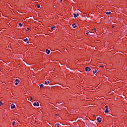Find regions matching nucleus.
Returning a JSON list of instances; mask_svg holds the SVG:
<instances>
[{"mask_svg":"<svg viewBox=\"0 0 127 127\" xmlns=\"http://www.w3.org/2000/svg\"><path fill=\"white\" fill-rule=\"evenodd\" d=\"M30 100H33L32 97H30Z\"/></svg>","mask_w":127,"mask_h":127,"instance_id":"25","label":"nucleus"},{"mask_svg":"<svg viewBox=\"0 0 127 127\" xmlns=\"http://www.w3.org/2000/svg\"><path fill=\"white\" fill-rule=\"evenodd\" d=\"M60 104H61V105H62V103H60Z\"/></svg>","mask_w":127,"mask_h":127,"instance_id":"34","label":"nucleus"},{"mask_svg":"<svg viewBox=\"0 0 127 127\" xmlns=\"http://www.w3.org/2000/svg\"><path fill=\"white\" fill-rule=\"evenodd\" d=\"M60 104H61V105H62V103H60Z\"/></svg>","mask_w":127,"mask_h":127,"instance_id":"35","label":"nucleus"},{"mask_svg":"<svg viewBox=\"0 0 127 127\" xmlns=\"http://www.w3.org/2000/svg\"><path fill=\"white\" fill-rule=\"evenodd\" d=\"M56 116H58V114H56Z\"/></svg>","mask_w":127,"mask_h":127,"instance_id":"32","label":"nucleus"},{"mask_svg":"<svg viewBox=\"0 0 127 127\" xmlns=\"http://www.w3.org/2000/svg\"><path fill=\"white\" fill-rule=\"evenodd\" d=\"M27 28L28 30H30V28Z\"/></svg>","mask_w":127,"mask_h":127,"instance_id":"29","label":"nucleus"},{"mask_svg":"<svg viewBox=\"0 0 127 127\" xmlns=\"http://www.w3.org/2000/svg\"><path fill=\"white\" fill-rule=\"evenodd\" d=\"M59 126H60V125L59 124H57L55 125V127H59Z\"/></svg>","mask_w":127,"mask_h":127,"instance_id":"10","label":"nucleus"},{"mask_svg":"<svg viewBox=\"0 0 127 127\" xmlns=\"http://www.w3.org/2000/svg\"><path fill=\"white\" fill-rule=\"evenodd\" d=\"M97 121L98 122V123H101L102 122V119H101V118L98 117L97 119Z\"/></svg>","mask_w":127,"mask_h":127,"instance_id":"3","label":"nucleus"},{"mask_svg":"<svg viewBox=\"0 0 127 127\" xmlns=\"http://www.w3.org/2000/svg\"><path fill=\"white\" fill-rule=\"evenodd\" d=\"M43 87H44V85L43 84L40 85V88H41V89L43 88Z\"/></svg>","mask_w":127,"mask_h":127,"instance_id":"9","label":"nucleus"},{"mask_svg":"<svg viewBox=\"0 0 127 127\" xmlns=\"http://www.w3.org/2000/svg\"><path fill=\"white\" fill-rule=\"evenodd\" d=\"M60 104H61V105H62V103H60Z\"/></svg>","mask_w":127,"mask_h":127,"instance_id":"33","label":"nucleus"},{"mask_svg":"<svg viewBox=\"0 0 127 127\" xmlns=\"http://www.w3.org/2000/svg\"><path fill=\"white\" fill-rule=\"evenodd\" d=\"M15 108V105H14L13 104H12L11 105V109H14Z\"/></svg>","mask_w":127,"mask_h":127,"instance_id":"5","label":"nucleus"},{"mask_svg":"<svg viewBox=\"0 0 127 127\" xmlns=\"http://www.w3.org/2000/svg\"><path fill=\"white\" fill-rule=\"evenodd\" d=\"M114 27H115V26L114 25L112 26V28H114Z\"/></svg>","mask_w":127,"mask_h":127,"instance_id":"27","label":"nucleus"},{"mask_svg":"<svg viewBox=\"0 0 127 127\" xmlns=\"http://www.w3.org/2000/svg\"><path fill=\"white\" fill-rule=\"evenodd\" d=\"M86 34H87V35L89 34V32H87Z\"/></svg>","mask_w":127,"mask_h":127,"instance_id":"28","label":"nucleus"},{"mask_svg":"<svg viewBox=\"0 0 127 127\" xmlns=\"http://www.w3.org/2000/svg\"><path fill=\"white\" fill-rule=\"evenodd\" d=\"M60 104H61V105H62V103H60Z\"/></svg>","mask_w":127,"mask_h":127,"instance_id":"36","label":"nucleus"},{"mask_svg":"<svg viewBox=\"0 0 127 127\" xmlns=\"http://www.w3.org/2000/svg\"><path fill=\"white\" fill-rule=\"evenodd\" d=\"M55 28H56V27H55V26H53V27H51V30H53L55 29Z\"/></svg>","mask_w":127,"mask_h":127,"instance_id":"11","label":"nucleus"},{"mask_svg":"<svg viewBox=\"0 0 127 127\" xmlns=\"http://www.w3.org/2000/svg\"><path fill=\"white\" fill-rule=\"evenodd\" d=\"M76 16H79V13H77L76 14Z\"/></svg>","mask_w":127,"mask_h":127,"instance_id":"26","label":"nucleus"},{"mask_svg":"<svg viewBox=\"0 0 127 127\" xmlns=\"http://www.w3.org/2000/svg\"><path fill=\"white\" fill-rule=\"evenodd\" d=\"M100 67H101L102 68H104V65H100Z\"/></svg>","mask_w":127,"mask_h":127,"instance_id":"23","label":"nucleus"},{"mask_svg":"<svg viewBox=\"0 0 127 127\" xmlns=\"http://www.w3.org/2000/svg\"><path fill=\"white\" fill-rule=\"evenodd\" d=\"M91 70V68L89 66H87L85 67V71L86 72H89V71Z\"/></svg>","mask_w":127,"mask_h":127,"instance_id":"1","label":"nucleus"},{"mask_svg":"<svg viewBox=\"0 0 127 127\" xmlns=\"http://www.w3.org/2000/svg\"><path fill=\"white\" fill-rule=\"evenodd\" d=\"M15 82H17L18 83H19V80L17 79L15 80Z\"/></svg>","mask_w":127,"mask_h":127,"instance_id":"17","label":"nucleus"},{"mask_svg":"<svg viewBox=\"0 0 127 127\" xmlns=\"http://www.w3.org/2000/svg\"><path fill=\"white\" fill-rule=\"evenodd\" d=\"M14 124H15V122L13 121V122H12V125H13V126H14Z\"/></svg>","mask_w":127,"mask_h":127,"instance_id":"19","label":"nucleus"},{"mask_svg":"<svg viewBox=\"0 0 127 127\" xmlns=\"http://www.w3.org/2000/svg\"><path fill=\"white\" fill-rule=\"evenodd\" d=\"M27 40H28L27 39V38H26V39H24L23 41H24L25 42H26V41H27Z\"/></svg>","mask_w":127,"mask_h":127,"instance_id":"15","label":"nucleus"},{"mask_svg":"<svg viewBox=\"0 0 127 127\" xmlns=\"http://www.w3.org/2000/svg\"><path fill=\"white\" fill-rule=\"evenodd\" d=\"M19 26H20V27H21V26H22V24L19 23Z\"/></svg>","mask_w":127,"mask_h":127,"instance_id":"16","label":"nucleus"},{"mask_svg":"<svg viewBox=\"0 0 127 127\" xmlns=\"http://www.w3.org/2000/svg\"><path fill=\"white\" fill-rule=\"evenodd\" d=\"M46 53H47V54H50V50L48 49H46Z\"/></svg>","mask_w":127,"mask_h":127,"instance_id":"4","label":"nucleus"},{"mask_svg":"<svg viewBox=\"0 0 127 127\" xmlns=\"http://www.w3.org/2000/svg\"><path fill=\"white\" fill-rule=\"evenodd\" d=\"M93 30V31H94V32H96V31H97V30H96V29H94Z\"/></svg>","mask_w":127,"mask_h":127,"instance_id":"22","label":"nucleus"},{"mask_svg":"<svg viewBox=\"0 0 127 127\" xmlns=\"http://www.w3.org/2000/svg\"><path fill=\"white\" fill-rule=\"evenodd\" d=\"M50 83V81H49V80L45 81V84H46V85H48V84H49Z\"/></svg>","mask_w":127,"mask_h":127,"instance_id":"7","label":"nucleus"},{"mask_svg":"<svg viewBox=\"0 0 127 127\" xmlns=\"http://www.w3.org/2000/svg\"><path fill=\"white\" fill-rule=\"evenodd\" d=\"M0 106H2V102L0 101Z\"/></svg>","mask_w":127,"mask_h":127,"instance_id":"18","label":"nucleus"},{"mask_svg":"<svg viewBox=\"0 0 127 127\" xmlns=\"http://www.w3.org/2000/svg\"><path fill=\"white\" fill-rule=\"evenodd\" d=\"M112 12H106V14H111Z\"/></svg>","mask_w":127,"mask_h":127,"instance_id":"14","label":"nucleus"},{"mask_svg":"<svg viewBox=\"0 0 127 127\" xmlns=\"http://www.w3.org/2000/svg\"><path fill=\"white\" fill-rule=\"evenodd\" d=\"M104 112L105 113V114H108V113H109V108H106Z\"/></svg>","mask_w":127,"mask_h":127,"instance_id":"6","label":"nucleus"},{"mask_svg":"<svg viewBox=\"0 0 127 127\" xmlns=\"http://www.w3.org/2000/svg\"><path fill=\"white\" fill-rule=\"evenodd\" d=\"M58 104H59V102H58Z\"/></svg>","mask_w":127,"mask_h":127,"instance_id":"37","label":"nucleus"},{"mask_svg":"<svg viewBox=\"0 0 127 127\" xmlns=\"http://www.w3.org/2000/svg\"><path fill=\"white\" fill-rule=\"evenodd\" d=\"M27 43L28 44V43H29V41H27Z\"/></svg>","mask_w":127,"mask_h":127,"instance_id":"30","label":"nucleus"},{"mask_svg":"<svg viewBox=\"0 0 127 127\" xmlns=\"http://www.w3.org/2000/svg\"><path fill=\"white\" fill-rule=\"evenodd\" d=\"M72 27H73V28H75L76 27H77V26L76 25V23H73L72 24Z\"/></svg>","mask_w":127,"mask_h":127,"instance_id":"8","label":"nucleus"},{"mask_svg":"<svg viewBox=\"0 0 127 127\" xmlns=\"http://www.w3.org/2000/svg\"><path fill=\"white\" fill-rule=\"evenodd\" d=\"M35 124H36V121H35Z\"/></svg>","mask_w":127,"mask_h":127,"instance_id":"31","label":"nucleus"},{"mask_svg":"<svg viewBox=\"0 0 127 127\" xmlns=\"http://www.w3.org/2000/svg\"><path fill=\"white\" fill-rule=\"evenodd\" d=\"M92 72H93V74H96V73H97L98 72V70H96L95 71L93 70Z\"/></svg>","mask_w":127,"mask_h":127,"instance_id":"12","label":"nucleus"},{"mask_svg":"<svg viewBox=\"0 0 127 127\" xmlns=\"http://www.w3.org/2000/svg\"><path fill=\"white\" fill-rule=\"evenodd\" d=\"M105 108H106V109H109V108L108 107V106H106Z\"/></svg>","mask_w":127,"mask_h":127,"instance_id":"24","label":"nucleus"},{"mask_svg":"<svg viewBox=\"0 0 127 127\" xmlns=\"http://www.w3.org/2000/svg\"><path fill=\"white\" fill-rule=\"evenodd\" d=\"M15 85H18V82H16L15 83Z\"/></svg>","mask_w":127,"mask_h":127,"instance_id":"21","label":"nucleus"},{"mask_svg":"<svg viewBox=\"0 0 127 127\" xmlns=\"http://www.w3.org/2000/svg\"><path fill=\"white\" fill-rule=\"evenodd\" d=\"M33 106H34L35 107H39V103L38 102H36L33 103Z\"/></svg>","mask_w":127,"mask_h":127,"instance_id":"2","label":"nucleus"},{"mask_svg":"<svg viewBox=\"0 0 127 127\" xmlns=\"http://www.w3.org/2000/svg\"><path fill=\"white\" fill-rule=\"evenodd\" d=\"M37 8H40V5H37Z\"/></svg>","mask_w":127,"mask_h":127,"instance_id":"20","label":"nucleus"},{"mask_svg":"<svg viewBox=\"0 0 127 127\" xmlns=\"http://www.w3.org/2000/svg\"><path fill=\"white\" fill-rule=\"evenodd\" d=\"M73 15L74 16V17L75 18H76V17H77V15L76 14V13H73Z\"/></svg>","mask_w":127,"mask_h":127,"instance_id":"13","label":"nucleus"}]
</instances>
